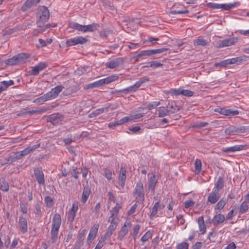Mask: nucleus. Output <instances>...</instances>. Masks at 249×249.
Listing matches in <instances>:
<instances>
[{
    "instance_id": "1",
    "label": "nucleus",
    "mask_w": 249,
    "mask_h": 249,
    "mask_svg": "<svg viewBox=\"0 0 249 249\" xmlns=\"http://www.w3.org/2000/svg\"><path fill=\"white\" fill-rule=\"evenodd\" d=\"M118 78L119 76L116 75H110L104 79H100L98 81H95L94 82L84 86V89H88L99 87L104 85V84H107L113 81H115L118 80Z\"/></svg>"
},
{
    "instance_id": "2",
    "label": "nucleus",
    "mask_w": 249,
    "mask_h": 249,
    "mask_svg": "<svg viewBox=\"0 0 249 249\" xmlns=\"http://www.w3.org/2000/svg\"><path fill=\"white\" fill-rule=\"evenodd\" d=\"M61 223V219L60 214L55 213L53 218L52 228L51 229L52 243H54L56 241Z\"/></svg>"
},
{
    "instance_id": "3",
    "label": "nucleus",
    "mask_w": 249,
    "mask_h": 249,
    "mask_svg": "<svg viewBox=\"0 0 249 249\" xmlns=\"http://www.w3.org/2000/svg\"><path fill=\"white\" fill-rule=\"evenodd\" d=\"M144 192L143 184L141 181L138 182L134 191V196L138 202H142L144 200Z\"/></svg>"
},
{
    "instance_id": "4",
    "label": "nucleus",
    "mask_w": 249,
    "mask_h": 249,
    "mask_svg": "<svg viewBox=\"0 0 249 249\" xmlns=\"http://www.w3.org/2000/svg\"><path fill=\"white\" fill-rule=\"evenodd\" d=\"M238 41V37H232L229 38L219 40L216 43V47L221 48L230 46L235 44Z\"/></svg>"
},
{
    "instance_id": "5",
    "label": "nucleus",
    "mask_w": 249,
    "mask_h": 249,
    "mask_svg": "<svg viewBox=\"0 0 249 249\" xmlns=\"http://www.w3.org/2000/svg\"><path fill=\"white\" fill-rule=\"evenodd\" d=\"M246 128L245 126H241L237 127L236 126L231 125L229 127L227 128L225 132L227 135H234L239 133H243L245 132Z\"/></svg>"
},
{
    "instance_id": "6",
    "label": "nucleus",
    "mask_w": 249,
    "mask_h": 249,
    "mask_svg": "<svg viewBox=\"0 0 249 249\" xmlns=\"http://www.w3.org/2000/svg\"><path fill=\"white\" fill-rule=\"evenodd\" d=\"M88 41L86 38L82 36H77L72 38L68 39L66 42L67 47L72 46L77 44H83Z\"/></svg>"
},
{
    "instance_id": "7",
    "label": "nucleus",
    "mask_w": 249,
    "mask_h": 249,
    "mask_svg": "<svg viewBox=\"0 0 249 249\" xmlns=\"http://www.w3.org/2000/svg\"><path fill=\"white\" fill-rule=\"evenodd\" d=\"M124 59L122 57H118L111 60L106 63V67L110 69H115L123 64Z\"/></svg>"
},
{
    "instance_id": "8",
    "label": "nucleus",
    "mask_w": 249,
    "mask_h": 249,
    "mask_svg": "<svg viewBox=\"0 0 249 249\" xmlns=\"http://www.w3.org/2000/svg\"><path fill=\"white\" fill-rule=\"evenodd\" d=\"M38 15L39 19L37 24L46 21L50 16L49 10L45 7H41L39 9Z\"/></svg>"
},
{
    "instance_id": "9",
    "label": "nucleus",
    "mask_w": 249,
    "mask_h": 249,
    "mask_svg": "<svg viewBox=\"0 0 249 249\" xmlns=\"http://www.w3.org/2000/svg\"><path fill=\"white\" fill-rule=\"evenodd\" d=\"M63 89L64 87L62 86H58L52 89L50 92L46 94L49 100L55 98Z\"/></svg>"
},
{
    "instance_id": "10",
    "label": "nucleus",
    "mask_w": 249,
    "mask_h": 249,
    "mask_svg": "<svg viewBox=\"0 0 249 249\" xmlns=\"http://www.w3.org/2000/svg\"><path fill=\"white\" fill-rule=\"evenodd\" d=\"M158 179L155 175L152 174L148 180V191L151 194L154 193L155 187L157 183Z\"/></svg>"
},
{
    "instance_id": "11",
    "label": "nucleus",
    "mask_w": 249,
    "mask_h": 249,
    "mask_svg": "<svg viewBox=\"0 0 249 249\" xmlns=\"http://www.w3.org/2000/svg\"><path fill=\"white\" fill-rule=\"evenodd\" d=\"M109 222H110V225L108 226L105 234L102 236V237H105V239H106L109 238L111 236L117 226V223L116 221L110 220Z\"/></svg>"
},
{
    "instance_id": "12",
    "label": "nucleus",
    "mask_w": 249,
    "mask_h": 249,
    "mask_svg": "<svg viewBox=\"0 0 249 249\" xmlns=\"http://www.w3.org/2000/svg\"><path fill=\"white\" fill-rule=\"evenodd\" d=\"M63 119V116L59 113H54L49 116L47 121L53 124H56L59 123Z\"/></svg>"
},
{
    "instance_id": "13",
    "label": "nucleus",
    "mask_w": 249,
    "mask_h": 249,
    "mask_svg": "<svg viewBox=\"0 0 249 249\" xmlns=\"http://www.w3.org/2000/svg\"><path fill=\"white\" fill-rule=\"evenodd\" d=\"M214 111L226 116H234L239 114L238 110H231L230 109H226L224 108H216L214 109Z\"/></svg>"
},
{
    "instance_id": "14",
    "label": "nucleus",
    "mask_w": 249,
    "mask_h": 249,
    "mask_svg": "<svg viewBox=\"0 0 249 249\" xmlns=\"http://www.w3.org/2000/svg\"><path fill=\"white\" fill-rule=\"evenodd\" d=\"M47 65L45 63H40L37 65L32 67V70L29 71V73L31 75H36L39 73V72L46 68Z\"/></svg>"
},
{
    "instance_id": "15",
    "label": "nucleus",
    "mask_w": 249,
    "mask_h": 249,
    "mask_svg": "<svg viewBox=\"0 0 249 249\" xmlns=\"http://www.w3.org/2000/svg\"><path fill=\"white\" fill-rule=\"evenodd\" d=\"M178 109L176 107L174 110H171L170 109H166L164 107H160L158 111L159 112L158 116L159 117H163L166 115H168L170 114L175 113L178 112Z\"/></svg>"
},
{
    "instance_id": "16",
    "label": "nucleus",
    "mask_w": 249,
    "mask_h": 249,
    "mask_svg": "<svg viewBox=\"0 0 249 249\" xmlns=\"http://www.w3.org/2000/svg\"><path fill=\"white\" fill-rule=\"evenodd\" d=\"M220 197V194L218 192L213 190L208 195V202L212 204H215L219 200Z\"/></svg>"
},
{
    "instance_id": "17",
    "label": "nucleus",
    "mask_w": 249,
    "mask_h": 249,
    "mask_svg": "<svg viewBox=\"0 0 249 249\" xmlns=\"http://www.w3.org/2000/svg\"><path fill=\"white\" fill-rule=\"evenodd\" d=\"M149 81V78L147 76H144L141 78L134 85L129 87L131 91H136L141 86Z\"/></svg>"
},
{
    "instance_id": "18",
    "label": "nucleus",
    "mask_w": 249,
    "mask_h": 249,
    "mask_svg": "<svg viewBox=\"0 0 249 249\" xmlns=\"http://www.w3.org/2000/svg\"><path fill=\"white\" fill-rule=\"evenodd\" d=\"M131 227V224L129 222L124 223V225L121 229L119 233V238L120 240H122L124 236L128 233L129 228Z\"/></svg>"
},
{
    "instance_id": "19",
    "label": "nucleus",
    "mask_w": 249,
    "mask_h": 249,
    "mask_svg": "<svg viewBox=\"0 0 249 249\" xmlns=\"http://www.w3.org/2000/svg\"><path fill=\"white\" fill-rule=\"evenodd\" d=\"M34 174L39 184H44V176L43 173L38 169L34 170Z\"/></svg>"
},
{
    "instance_id": "20",
    "label": "nucleus",
    "mask_w": 249,
    "mask_h": 249,
    "mask_svg": "<svg viewBox=\"0 0 249 249\" xmlns=\"http://www.w3.org/2000/svg\"><path fill=\"white\" fill-rule=\"evenodd\" d=\"M18 227L19 230L22 233H24L27 231L28 227L27 222L26 219L22 216L19 217Z\"/></svg>"
},
{
    "instance_id": "21",
    "label": "nucleus",
    "mask_w": 249,
    "mask_h": 249,
    "mask_svg": "<svg viewBox=\"0 0 249 249\" xmlns=\"http://www.w3.org/2000/svg\"><path fill=\"white\" fill-rule=\"evenodd\" d=\"M98 228L99 225L97 224L94 225L92 227H91L88 237V242L92 241L95 239L98 232Z\"/></svg>"
},
{
    "instance_id": "22",
    "label": "nucleus",
    "mask_w": 249,
    "mask_h": 249,
    "mask_svg": "<svg viewBox=\"0 0 249 249\" xmlns=\"http://www.w3.org/2000/svg\"><path fill=\"white\" fill-rule=\"evenodd\" d=\"M245 146L242 145H236L222 149V151L224 153L235 152L236 151H241L244 149Z\"/></svg>"
},
{
    "instance_id": "23",
    "label": "nucleus",
    "mask_w": 249,
    "mask_h": 249,
    "mask_svg": "<svg viewBox=\"0 0 249 249\" xmlns=\"http://www.w3.org/2000/svg\"><path fill=\"white\" fill-rule=\"evenodd\" d=\"M121 205L117 203L116 206L112 209L111 211V215L108 218V221H110V220H114V221H117V217L118 213L121 208Z\"/></svg>"
},
{
    "instance_id": "24",
    "label": "nucleus",
    "mask_w": 249,
    "mask_h": 249,
    "mask_svg": "<svg viewBox=\"0 0 249 249\" xmlns=\"http://www.w3.org/2000/svg\"><path fill=\"white\" fill-rule=\"evenodd\" d=\"M248 57L246 55H243L235 58H232L231 59H229V63L230 64H240L243 61H245L247 60Z\"/></svg>"
},
{
    "instance_id": "25",
    "label": "nucleus",
    "mask_w": 249,
    "mask_h": 249,
    "mask_svg": "<svg viewBox=\"0 0 249 249\" xmlns=\"http://www.w3.org/2000/svg\"><path fill=\"white\" fill-rule=\"evenodd\" d=\"M40 1V0H27L22 8L24 11L27 10L31 7L36 5Z\"/></svg>"
},
{
    "instance_id": "26",
    "label": "nucleus",
    "mask_w": 249,
    "mask_h": 249,
    "mask_svg": "<svg viewBox=\"0 0 249 249\" xmlns=\"http://www.w3.org/2000/svg\"><path fill=\"white\" fill-rule=\"evenodd\" d=\"M126 171L124 168L121 167L119 177V184L122 187H124L126 179Z\"/></svg>"
},
{
    "instance_id": "27",
    "label": "nucleus",
    "mask_w": 249,
    "mask_h": 249,
    "mask_svg": "<svg viewBox=\"0 0 249 249\" xmlns=\"http://www.w3.org/2000/svg\"><path fill=\"white\" fill-rule=\"evenodd\" d=\"M225 219V216L222 214H216L213 219V223L214 225H218L222 223Z\"/></svg>"
},
{
    "instance_id": "28",
    "label": "nucleus",
    "mask_w": 249,
    "mask_h": 249,
    "mask_svg": "<svg viewBox=\"0 0 249 249\" xmlns=\"http://www.w3.org/2000/svg\"><path fill=\"white\" fill-rule=\"evenodd\" d=\"M69 27L77 30L78 31L85 33V25H80L76 22H71L69 23Z\"/></svg>"
},
{
    "instance_id": "29",
    "label": "nucleus",
    "mask_w": 249,
    "mask_h": 249,
    "mask_svg": "<svg viewBox=\"0 0 249 249\" xmlns=\"http://www.w3.org/2000/svg\"><path fill=\"white\" fill-rule=\"evenodd\" d=\"M239 5V2H234L233 3L229 4H219V9L229 10L233 7L238 6Z\"/></svg>"
},
{
    "instance_id": "30",
    "label": "nucleus",
    "mask_w": 249,
    "mask_h": 249,
    "mask_svg": "<svg viewBox=\"0 0 249 249\" xmlns=\"http://www.w3.org/2000/svg\"><path fill=\"white\" fill-rule=\"evenodd\" d=\"M197 222L200 231L201 232L202 234H204L206 231V227L204 223L203 217L199 216L198 218Z\"/></svg>"
},
{
    "instance_id": "31",
    "label": "nucleus",
    "mask_w": 249,
    "mask_h": 249,
    "mask_svg": "<svg viewBox=\"0 0 249 249\" xmlns=\"http://www.w3.org/2000/svg\"><path fill=\"white\" fill-rule=\"evenodd\" d=\"M90 193V190L88 187H85L83 190L81 197V201L83 203H85Z\"/></svg>"
},
{
    "instance_id": "32",
    "label": "nucleus",
    "mask_w": 249,
    "mask_h": 249,
    "mask_svg": "<svg viewBox=\"0 0 249 249\" xmlns=\"http://www.w3.org/2000/svg\"><path fill=\"white\" fill-rule=\"evenodd\" d=\"M224 186V180L222 177H219L215 184V187L213 190L218 192L221 190Z\"/></svg>"
},
{
    "instance_id": "33",
    "label": "nucleus",
    "mask_w": 249,
    "mask_h": 249,
    "mask_svg": "<svg viewBox=\"0 0 249 249\" xmlns=\"http://www.w3.org/2000/svg\"><path fill=\"white\" fill-rule=\"evenodd\" d=\"M208 42L202 37H199L197 39L194 40V44L195 46H205L207 45Z\"/></svg>"
},
{
    "instance_id": "34",
    "label": "nucleus",
    "mask_w": 249,
    "mask_h": 249,
    "mask_svg": "<svg viewBox=\"0 0 249 249\" xmlns=\"http://www.w3.org/2000/svg\"><path fill=\"white\" fill-rule=\"evenodd\" d=\"M99 25L97 23H93L88 25H85V32H93L97 30Z\"/></svg>"
},
{
    "instance_id": "35",
    "label": "nucleus",
    "mask_w": 249,
    "mask_h": 249,
    "mask_svg": "<svg viewBox=\"0 0 249 249\" xmlns=\"http://www.w3.org/2000/svg\"><path fill=\"white\" fill-rule=\"evenodd\" d=\"M29 57V55L25 53H21L17 55V63L20 62L27 59Z\"/></svg>"
},
{
    "instance_id": "36",
    "label": "nucleus",
    "mask_w": 249,
    "mask_h": 249,
    "mask_svg": "<svg viewBox=\"0 0 249 249\" xmlns=\"http://www.w3.org/2000/svg\"><path fill=\"white\" fill-rule=\"evenodd\" d=\"M159 203L160 201L159 200L158 202H156L154 205V206L152 208V211L150 213L151 218L154 217L157 214L158 208L160 206Z\"/></svg>"
},
{
    "instance_id": "37",
    "label": "nucleus",
    "mask_w": 249,
    "mask_h": 249,
    "mask_svg": "<svg viewBox=\"0 0 249 249\" xmlns=\"http://www.w3.org/2000/svg\"><path fill=\"white\" fill-rule=\"evenodd\" d=\"M106 108H101L96 109L95 111L92 112L89 114V117L90 118L94 117L105 111V110L106 109Z\"/></svg>"
},
{
    "instance_id": "38",
    "label": "nucleus",
    "mask_w": 249,
    "mask_h": 249,
    "mask_svg": "<svg viewBox=\"0 0 249 249\" xmlns=\"http://www.w3.org/2000/svg\"><path fill=\"white\" fill-rule=\"evenodd\" d=\"M249 209V205L246 201H244L240 206L239 211L241 213L246 212Z\"/></svg>"
},
{
    "instance_id": "39",
    "label": "nucleus",
    "mask_w": 249,
    "mask_h": 249,
    "mask_svg": "<svg viewBox=\"0 0 249 249\" xmlns=\"http://www.w3.org/2000/svg\"><path fill=\"white\" fill-rule=\"evenodd\" d=\"M30 152V151L28 147L25 148L22 151L17 152V159L21 158L22 157L27 155Z\"/></svg>"
},
{
    "instance_id": "40",
    "label": "nucleus",
    "mask_w": 249,
    "mask_h": 249,
    "mask_svg": "<svg viewBox=\"0 0 249 249\" xmlns=\"http://www.w3.org/2000/svg\"><path fill=\"white\" fill-rule=\"evenodd\" d=\"M226 203V199L223 198H221V200L217 203L215 206V209L217 210H222Z\"/></svg>"
},
{
    "instance_id": "41",
    "label": "nucleus",
    "mask_w": 249,
    "mask_h": 249,
    "mask_svg": "<svg viewBox=\"0 0 249 249\" xmlns=\"http://www.w3.org/2000/svg\"><path fill=\"white\" fill-rule=\"evenodd\" d=\"M152 232L149 231H147L141 238V240L143 242H145L147 241L149 239H150L152 238Z\"/></svg>"
},
{
    "instance_id": "42",
    "label": "nucleus",
    "mask_w": 249,
    "mask_h": 249,
    "mask_svg": "<svg viewBox=\"0 0 249 249\" xmlns=\"http://www.w3.org/2000/svg\"><path fill=\"white\" fill-rule=\"evenodd\" d=\"M49 99L46 95V94H44L43 96L35 99L34 100L33 102L34 103H42L45 101H48Z\"/></svg>"
},
{
    "instance_id": "43",
    "label": "nucleus",
    "mask_w": 249,
    "mask_h": 249,
    "mask_svg": "<svg viewBox=\"0 0 249 249\" xmlns=\"http://www.w3.org/2000/svg\"><path fill=\"white\" fill-rule=\"evenodd\" d=\"M0 189L3 191H7L9 189V185L4 180H0Z\"/></svg>"
},
{
    "instance_id": "44",
    "label": "nucleus",
    "mask_w": 249,
    "mask_h": 249,
    "mask_svg": "<svg viewBox=\"0 0 249 249\" xmlns=\"http://www.w3.org/2000/svg\"><path fill=\"white\" fill-rule=\"evenodd\" d=\"M201 161L199 159H196L195 162V167L196 171L197 173H200L201 170Z\"/></svg>"
},
{
    "instance_id": "45",
    "label": "nucleus",
    "mask_w": 249,
    "mask_h": 249,
    "mask_svg": "<svg viewBox=\"0 0 249 249\" xmlns=\"http://www.w3.org/2000/svg\"><path fill=\"white\" fill-rule=\"evenodd\" d=\"M151 50H145L141 52L137 56V57L140 58L142 56H150L152 55Z\"/></svg>"
},
{
    "instance_id": "46",
    "label": "nucleus",
    "mask_w": 249,
    "mask_h": 249,
    "mask_svg": "<svg viewBox=\"0 0 249 249\" xmlns=\"http://www.w3.org/2000/svg\"><path fill=\"white\" fill-rule=\"evenodd\" d=\"M160 102H153L151 103L148 104L146 107H145L148 110H151L152 109L155 108L157 106L160 105Z\"/></svg>"
},
{
    "instance_id": "47",
    "label": "nucleus",
    "mask_w": 249,
    "mask_h": 249,
    "mask_svg": "<svg viewBox=\"0 0 249 249\" xmlns=\"http://www.w3.org/2000/svg\"><path fill=\"white\" fill-rule=\"evenodd\" d=\"M45 202L48 207H51L53 205V199L52 197L47 196L45 197Z\"/></svg>"
},
{
    "instance_id": "48",
    "label": "nucleus",
    "mask_w": 249,
    "mask_h": 249,
    "mask_svg": "<svg viewBox=\"0 0 249 249\" xmlns=\"http://www.w3.org/2000/svg\"><path fill=\"white\" fill-rule=\"evenodd\" d=\"M229 64H230L229 63V60H228V59H227V60H225L224 61H222L220 62L215 63L214 66L215 67H226V66H227L228 65H229Z\"/></svg>"
},
{
    "instance_id": "49",
    "label": "nucleus",
    "mask_w": 249,
    "mask_h": 249,
    "mask_svg": "<svg viewBox=\"0 0 249 249\" xmlns=\"http://www.w3.org/2000/svg\"><path fill=\"white\" fill-rule=\"evenodd\" d=\"M169 50L168 48H163L161 49H155V50H151L152 53L153 54H157V53H161L167 51Z\"/></svg>"
},
{
    "instance_id": "50",
    "label": "nucleus",
    "mask_w": 249,
    "mask_h": 249,
    "mask_svg": "<svg viewBox=\"0 0 249 249\" xmlns=\"http://www.w3.org/2000/svg\"><path fill=\"white\" fill-rule=\"evenodd\" d=\"M106 239H105V237H103L102 236L100 239L99 242L97 246H96L95 249H101L104 246L105 244V241Z\"/></svg>"
},
{
    "instance_id": "51",
    "label": "nucleus",
    "mask_w": 249,
    "mask_h": 249,
    "mask_svg": "<svg viewBox=\"0 0 249 249\" xmlns=\"http://www.w3.org/2000/svg\"><path fill=\"white\" fill-rule=\"evenodd\" d=\"M181 94L186 97H191L194 95V92L189 90L182 89Z\"/></svg>"
},
{
    "instance_id": "52",
    "label": "nucleus",
    "mask_w": 249,
    "mask_h": 249,
    "mask_svg": "<svg viewBox=\"0 0 249 249\" xmlns=\"http://www.w3.org/2000/svg\"><path fill=\"white\" fill-rule=\"evenodd\" d=\"M149 64V66L150 67H152V68H154L160 67L163 65L162 64H161L160 62L157 61L150 62Z\"/></svg>"
},
{
    "instance_id": "53",
    "label": "nucleus",
    "mask_w": 249,
    "mask_h": 249,
    "mask_svg": "<svg viewBox=\"0 0 249 249\" xmlns=\"http://www.w3.org/2000/svg\"><path fill=\"white\" fill-rule=\"evenodd\" d=\"M105 176L108 180H110L112 178V172L108 169H105L104 170Z\"/></svg>"
},
{
    "instance_id": "54",
    "label": "nucleus",
    "mask_w": 249,
    "mask_h": 249,
    "mask_svg": "<svg viewBox=\"0 0 249 249\" xmlns=\"http://www.w3.org/2000/svg\"><path fill=\"white\" fill-rule=\"evenodd\" d=\"M7 65H14L16 64V56H14L11 58L8 59L5 61Z\"/></svg>"
},
{
    "instance_id": "55",
    "label": "nucleus",
    "mask_w": 249,
    "mask_h": 249,
    "mask_svg": "<svg viewBox=\"0 0 249 249\" xmlns=\"http://www.w3.org/2000/svg\"><path fill=\"white\" fill-rule=\"evenodd\" d=\"M188 244L186 242H182L177 245V249H188Z\"/></svg>"
},
{
    "instance_id": "56",
    "label": "nucleus",
    "mask_w": 249,
    "mask_h": 249,
    "mask_svg": "<svg viewBox=\"0 0 249 249\" xmlns=\"http://www.w3.org/2000/svg\"><path fill=\"white\" fill-rule=\"evenodd\" d=\"M140 229V226L139 225H135L133 229V232L132 235L134 237L137 236Z\"/></svg>"
},
{
    "instance_id": "57",
    "label": "nucleus",
    "mask_w": 249,
    "mask_h": 249,
    "mask_svg": "<svg viewBox=\"0 0 249 249\" xmlns=\"http://www.w3.org/2000/svg\"><path fill=\"white\" fill-rule=\"evenodd\" d=\"M182 90V89H172L170 91V93L172 94V95H178L181 94V91Z\"/></svg>"
},
{
    "instance_id": "58",
    "label": "nucleus",
    "mask_w": 249,
    "mask_h": 249,
    "mask_svg": "<svg viewBox=\"0 0 249 249\" xmlns=\"http://www.w3.org/2000/svg\"><path fill=\"white\" fill-rule=\"evenodd\" d=\"M132 121L131 116L129 117H125L120 120V122L121 124V125L124 124L126 122H129Z\"/></svg>"
},
{
    "instance_id": "59",
    "label": "nucleus",
    "mask_w": 249,
    "mask_h": 249,
    "mask_svg": "<svg viewBox=\"0 0 249 249\" xmlns=\"http://www.w3.org/2000/svg\"><path fill=\"white\" fill-rule=\"evenodd\" d=\"M137 205L136 203L134 204L130 209V210L127 212V214L128 215H131L133 214L136 211V210L137 209Z\"/></svg>"
},
{
    "instance_id": "60",
    "label": "nucleus",
    "mask_w": 249,
    "mask_h": 249,
    "mask_svg": "<svg viewBox=\"0 0 249 249\" xmlns=\"http://www.w3.org/2000/svg\"><path fill=\"white\" fill-rule=\"evenodd\" d=\"M194 202L192 200L186 201L184 202V207L186 209L193 207L194 205Z\"/></svg>"
},
{
    "instance_id": "61",
    "label": "nucleus",
    "mask_w": 249,
    "mask_h": 249,
    "mask_svg": "<svg viewBox=\"0 0 249 249\" xmlns=\"http://www.w3.org/2000/svg\"><path fill=\"white\" fill-rule=\"evenodd\" d=\"M5 160H6V161L4 163H2V164L10 163L15 161L16 160V156L15 155H13L11 157H8Z\"/></svg>"
},
{
    "instance_id": "62",
    "label": "nucleus",
    "mask_w": 249,
    "mask_h": 249,
    "mask_svg": "<svg viewBox=\"0 0 249 249\" xmlns=\"http://www.w3.org/2000/svg\"><path fill=\"white\" fill-rule=\"evenodd\" d=\"M207 5L209 7L214 9H219V4L213 3V2H209L207 4Z\"/></svg>"
},
{
    "instance_id": "63",
    "label": "nucleus",
    "mask_w": 249,
    "mask_h": 249,
    "mask_svg": "<svg viewBox=\"0 0 249 249\" xmlns=\"http://www.w3.org/2000/svg\"><path fill=\"white\" fill-rule=\"evenodd\" d=\"M121 125V124L120 122V120L116 121V122H113L110 123L108 124V127L109 128L112 127H116L117 126H119Z\"/></svg>"
},
{
    "instance_id": "64",
    "label": "nucleus",
    "mask_w": 249,
    "mask_h": 249,
    "mask_svg": "<svg viewBox=\"0 0 249 249\" xmlns=\"http://www.w3.org/2000/svg\"><path fill=\"white\" fill-rule=\"evenodd\" d=\"M36 211L35 213L39 216H41V207L39 204H37L36 205L35 207Z\"/></svg>"
}]
</instances>
